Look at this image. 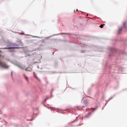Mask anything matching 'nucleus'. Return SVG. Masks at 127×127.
I'll return each mask as SVG.
<instances>
[{"label":"nucleus","instance_id":"nucleus-1","mask_svg":"<svg viewBox=\"0 0 127 127\" xmlns=\"http://www.w3.org/2000/svg\"><path fill=\"white\" fill-rule=\"evenodd\" d=\"M2 51L0 50V56H1ZM0 66L3 68H8L9 66L7 65L4 62H1L0 60Z\"/></svg>","mask_w":127,"mask_h":127},{"label":"nucleus","instance_id":"nucleus-2","mask_svg":"<svg viewBox=\"0 0 127 127\" xmlns=\"http://www.w3.org/2000/svg\"><path fill=\"white\" fill-rule=\"evenodd\" d=\"M18 45L16 44H13L14 47H8L7 48L5 47L2 48V49H15V48H18Z\"/></svg>","mask_w":127,"mask_h":127},{"label":"nucleus","instance_id":"nucleus-3","mask_svg":"<svg viewBox=\"0 0 127 127\" xmlns=\"http://www.w3.org/2000/svg\"><path fill=\"white\" fill-rule=\"evenodd\" d=\"M23 76H24V78L27 81L28 83H29V81H28V77L26 75L24 74H23Z\"/></svg>","mask_w":127,"mask_h":127},{"label":"nucleus","instance_id":"nucleus-4","mask_svg":"<svg viewBox=\"0 0 127 127\" xmlns=\"http://www.w3.org/2000/svg\"><path fill=\"white\" fill-rule=\"evenodd\" d=\"M123 29V28H119L118 30V31H117V33L118 34H119L122 31V30Z\"/></svg>","mask_w":127,"mask_h":127},{"label":"nucleus","instance_id":"nucleus-5","mask_svg":"<svg viewBox=\"0 0 127 127\" xmlns=\"http://www.w3.org/2000/svg\"><path fill=\"white\" fill-rule=\"evenodd\" d=\"M25 70L26 71H31L32 70V69L28 67L25 69Z\"/></svg>","mask_w":127,"mask_h":127},{"label":"nucleus","instance_id":"nucleus-6","mask_svg":"<svg viewBox=\"0 0 127 127\" xmlns=\"http://www.w3.org/2000/svg\"><path fill=\"white\" fill-rule=\"evenodd\" d=\"M104 24H101L100 26V27L101 28H102L103 27V26L104 25Z\"/></svg>","mask_w":127,"mask_h":127},{"label":"nucleus","instance_id":"nucleus-7","mask_svg":"<svg viewBox=\"0 0 127 127\" xmlns=\"http://www.w3.org/2000/svg\"><path fill=\"white\" fill-rule=\"evenodd\" d=\"M36 78L39 81H40V79L39 78H38L37 77H36Z\"/></svg>","mask_w":127,"mask_h":127},{"label":"nucleus","instance_id":"nucleus-8","mask_svg":"<svg viewBox=\"0 0 127 127\" xmlns=\"http://www.w3.org/2000/svg\"><path fill=\"white\" fill-rule=\"evenodd\" d=\"M126 23L125 22H124L123 23L124 25V26L125 27V25H126Z\"/></svg>","mask_w":127,"mask_h":127},{"label":"nucleus","instance_id":"nucleus-9","mask_svg":"<svg viewBox=\"0 0 127 127\" xmlns=\"http://www.w3.org/2000/svg\"><path fill=\"white\" fill-rule=\"evenodd\" d=\"M62 34H69L68 33L67 34L66 33H63Z\"/></svg>","mask_w":127,"mask_h":127},{"label":"nucleus","instance_id":"nucleus-10","mask_svg":"<svg viewBox=\"0 0 127 127\" xmlns=\"http://www.w3.org/2000/svg\"><path fill=\"white\" fill-rule=\"evenodd\" d=\"M10 51L11 52H13V51H14V50H11Z\"/></svg>","mask_w":127,"mask_h":127},{"label":"nucleus","instance_id":"nucleus-11","mask_svg":"<svg viewBox=\"0 0 127 127\" xmlns=\"http://www.w3.org/2000/svg\"><path fill=\"white\" fill-rule=\"evenodd\" d=\"M46 99H45V100H46Z\"/></svg>","mask_w":127,"mask_h":127}]
</instances>
